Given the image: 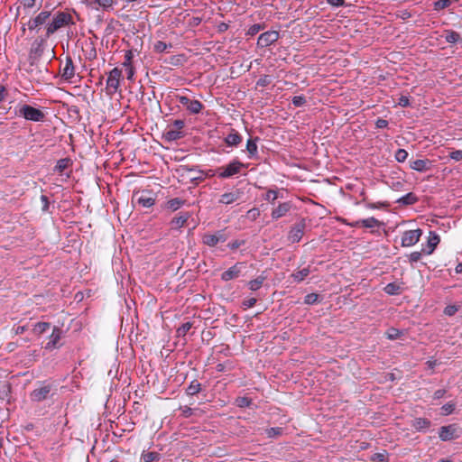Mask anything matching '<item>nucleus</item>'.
Returning <instances> with one entry per match:
<instances>
[{"label":"nucleus","mask_w":462,"mask_h":462,"mask_svg":"<svg viewBox=\"0 0 462 462\" xmlns=\"http://www.w3.org/2000/svg\"><path fill=\"white\" fill-rule=\"evenodd\" d=\"M62 331L60 328L54 327L50 336L49 342L46 344L47 350H52L59 347V342L61 338Z\"/></svg>","instance_id":"obj_16"},{"label":"nucleus","mask_w":462,"mask_h":462,"mask_svg":"<svg viewBox=\"0 0 462 462\" xmlns=\"http://www.w3.org/2000/svg\"><path fill=\"white\" fill-rule=\"evenodd\" d=\"M430 165H431L430 161L427 160V159L426 160L418 159V160L410 162V167L412 170H414L416 171H420V172L428 171L430 168Z\"/></svg>","instance_id":"obj_21"},{"label":"nucleus","mask_w":462,"mask_h":462,"mask_svg":"<svg viewBox=\"0 0 462 462\" xmlns=\"http://www.w3.org/2000/svg\"><path fill=\"white\" fill-rule=\"evenodd\" d=\"M172 45L171 43L167 44L166 42L162 41H158L153 45L154 51L158 53H162L167 51V49L171 48Z\"/></svg>","instance_id":"obj_41"},{"label":"nucleus","mask_w":462,"mask_h":462,"mask_svg":"<svg viewBox=\"0 0 462 462\" xmlns=\"http://www.w3.org/2000/svg\"><path fill=\"white\" fill-rule=\"evenodd\" d=\"M247 164L241 162L238 159H233L226 165L217 168V176L220 179L231 178L241 172L243 169H246Z\"/></svg>","instance_id":"obj_4"},{"label":"nucleus","mask_w":462,"mask_h":462,"mask_svg":"<svg viewBox=\"0 0 462 462\" xmlns=\"http://www.w3.org/2000/svg\"><path fill=\"white\" fill-rule=\"evenodd\" d=\"M457 311V308L455 305L447 306L444 310V313L448 316H453Z\"/></svg>","instance_id":"obj_61"},{"label":"nucleus","mask_w":462,"mask_h":462,"mask_svg":"<svg viewBox=\"0 0 462 462\" xmlns=\"http://www.w3.org/2000/svg\"><path fill=\"white\" fill-rule=\"evenodd\" d=\"M424 254L421 252H412L409 254V262L412 264L414 263L419 262L421 259V255Z\"/></svg>","instance_id":"obj_54"},{"label":"nucleus","mask_w":462,"mask_h":462,"mask_svg":"<svg viewBox=\"0 0 462 462\" xmlns=\"http://www.w3.org/2000/svg\"><path fill=\"white\" fill-rule=\"evenodd\" d=\"M263 28H264L263 24H260V23L253 24L247 30L246 34L249 35V36H254L255 34H257Z\"/></svg>","instance_id":"obj_46"},{"label":"nucleus","mask_w":462,"mask_h":462,"mask_svg":"<svg viewBox=\"0 0 462 462\" xmlns=\"http://www.w3.org/2000/svg\"><path fill=\"white\" fill-rule=\"evenodd\" d=\"M408 157V152L404 149H398L395 152V160L398 162H404Z\"/></svg>","instance_id":"obj_47"},{"label":"nucleus","mask_w":462,"mask_h":462,"mask_svg":"<svg viewBox=\"0 0 462 462\" xmlns=\"http://www.w3.org/2000/svg\"><path fill=\"white\" fill-rule=\"evenodd\" d=\"M52 390V385L42 383L30 393V399L33 402H41L48 399Z\"/></svg>","instance_id":"obj_7"},{"label":"nucleus","mask_w":462,"mask_h":462,"mask_svg":"<svg viewBox=\"0 0 462 462\" xmlns=\"http://www.w3.org/2000/svg\"><path fill=\"white\" fill-rule=\"evenodd\" d=\"M319 295L317 293H309L304 298V303L308 305H313L319 302Z\"/></svg>","instance_id":"obj_45"},{"label":"nucleus","mask_w":462,"mask_h":462,"mask_svg":"<svg viewBox=\"0 0 462 462\" xmlns=\"http://www.w3.org/2000/svg\"><path fill=\"white\" fill-rule=\"evenodd\" d=\"M51 13L50 11H41L36 16L29 19V21L22 26L23 32L25 31V26L30 31H39L41 26L46 25L51 19Z\"/></svg>","instance_id":"obj_5"},{"label":"nucleus","mask_w":462,"mask_h":462,"mask_svg":"<svg viewBox=\"0 0 462 462\" xmlns=\"http://www.w3.org/2000/svg\"><path fill=\"white\" fill-rule=\"evenodd\" d=\"M235 404L239 408L249 407L252 404V399L246 396H239L236 399Z\"/></svg>","instance_id":"obj_39"},{"label":"nucleus","mask_w":462,"mask_h":462,"mask_svg":"<svg viewBox=\"0 0 462 462\" xmlns=\"http://www.w3.org/2000/svg\"><path fill=\"white\" fill-rule=\"evenodd\" d=\"M137 201L143 208H151L155 203V199L152 197L143 194L138 198Z\"/></svg>","instance_id":"obj_32"},{"label":"nucleus","mask_w":462,"mask_h":462,"mask_svg":"<svg viewBox=\"0 0 462 462\" xmlns=\"http://www.w3.org/2000/svg\"><path fill=\"white\" fill-rule=\"evenodd\" d=\"M170 126L173 129L181 131V129L185 126V122L181 119H177L174 120Z\"/></svg>","instance_id":"obj_59"},{"label":"nucleus","mask_w":462,"mask_h":462,"mask_svg":"<svg viewBox=\"0 0 462 462\" xmlns=\"http://www.w3.org/2000/svg\"><path fill=\"white\" fill-rule=\"evenodd\" d=\"M452 4V0H438L433 4V9L435 11H440L448 8Z\"/></svg>","instance_id":"obj_42"},{"label":"nucleus","mask_w":462,"mask_h":462,"mask_svg":"<svg viewBox=\"0 0 462 462\" xmlns=\"http://www.w3.org/2000/svg\"><path fill=\"white\" fill-rule=\"evenodd\" d=\"M455 431L453 425L442 426L439 429V437L443 441L450 440L455 438Z\"/></svg>","instance_id":"obj_22"},{"label":"nucleus","mask_w":462,"mask_h":462,"mask_svg":"<svg viewBox=\"0 0 462 462\" xmlns=\"http://www.w3.org/2000/svg\"><path fill=\"white\" fill-rule=\"evenodd\" d=\"M455 403L454 402H448L446 404H444L442 407H441V413L443 415H448V414H451L454 410H455Z\"/></svg>","instance_id":"obj_48"},{"label":"nucleus","mask_w":462,"mask_h":462,"mask_svg":"<svg viewBox=\"0 0 462 462\" xmlns=\"http://www.w3.org/2000/svg\"><path fill=\"white\" fill-rule=\"evenodd\" d=\"M279 32L276 31H267L260 34L257 40V45L260 48H266L278 41Z\"/></svg>","instance_id":"obj_11"},{"label":"nucleus","mask_w":462,"mask_h":462,"mask_svg":"<svg viewBox=\"0 0 462 462\" xmlns=\"http://www.w3.org/2000/svg\"><path fill=\"white\" fill-rule=\"evenodd\" d=\"M227 239V236L224 230H218L215 234L206 233L202 236V243L209 247L216 246L218 243H224Z\"/></svg>","instance_id":"obj_10"},{"label":"nucleus","mask_w":462,"mask_h":462,"mask_svg":"<svg viewBox=\"0 0 462 462\" xmlns=\"http://www.w3.org/2000/svg\"><path fill=\"white\" fill-rule=\"evenodd\" d=\"M160 458L161 455L158 452H147L142 454V460L143 462L158 461Z\"/></svg>","instance_id":"obj_37"},{"label":"nucleus","mask_w":462,"mask_h":462,"mask_svg":"<svg viewBox=\"0 0 462 462\" xmlns=\"http://www.w3.org/2000/svg\"><path fill=\"white\" fill-rule=\"evenodd\" d=\"M413 427L419 430H425L430 426V421L426 418H417L413 421Z\"/></svg>","instance_id":"obj_28"},{"label":"nucleus","mask_w":462,"mask_h":462,"mask_svg":"<svg viewBox=\"0 0 462 462\" xmlns=\"http://www.w3.org/2000/svg\"><path fill=\"white\" fill-rule=\"evenodd\" d=\"M243 141L242 135L235 129L231 128L229 133L224 138V142L228 147H237Z\"/></svg>","instance_id":"obj_15"},{"label":"nucleus","mask_w":462,"mask_h":462,"mask_svg":"<svg viewBox=\"0 0 462 462\" xmlns=\"http://www.w3.org/2000/svg\"><path fill=\"white\" fill-rule=\"evenodd\" d=\"M277 198H278V192L274 189H269L264 196V199L271 201L272 203H273L274 200L277 199Z\"/></svg>","instance_id":"obj_53"},{"label":"nucleus","mask_w":462,"mask_h":462,"mask_svg":"<svg viewBox=\"0 0 462 462\" xmlns=\"http://www.w3.org/2000/svg\"><path fill=\"white\" fill-rule=\"evenodd\" d=\"M255 303H256L255 298H248L243 301L242 306L245 310H246V309H250V308L254 307L255 305Z\"/></svg>","instance_id":"obj_57"},{"label":"nucleus","mask_w":462,"mask_h":462,"mask_svg":"<svg viewBox=\"0 0 462 462\" xmlns=\"http://www.w3.org/2000/svg\"><path fill=\"white\" fill-rule=\"evenodd\" d=\"M361 225L365 228H374L379 227L381 226V222L375 217H371L365 219H361Z\"/></svg>","instance_id":"obj_31"},{"label":"nucleus","mask_w":462,"mask_h":462,"mask_svg":"<svg viewBox=\"0 0 462 462\" xmlns=\"http://www.w3.org/2000/svg\"><path fill=\"white\" fill-rule=\"evenodd\" d=\"M192 328V323L188 321L183 323L180 328L177 329V336L178 337H185L186 334L189 332V330Z\"/></svg>","instance_id":"obj_44"},{"label":"nucleus","mask_w":462,"mask_h":462,"mask_svg":"<svg viewBox=\"0 0 462 462\" xmlns=\"http://www.w3.org/2000/svg\"><path fill=\"white\" fill-rule=\"evenodd\" d=\"M305 226L306 225L303 219L292 226L289 232V240L291 243H299L302 238Z\"/></svg>","instance_id":"obj_14"},{"label":"nucleus","mask_w":462,"mask_h":462,"mask_svg":"<svg viewBox=\"0 0 462 462\" xmlns=\"http://www.w3.org/2000/svg\"><path fill=\"white\" fill-rule=\"evenodd\" d=\"M216 369H217V372H224L226 370H232L233 369L232 362L226 361V363L217 364V366H216Z\"/></svg>","instance_id":"obj_51"},{"label":"nucleus","mask_w":462,"mask_h":462,"mask_svg":"<svg viewBox=\"0 0 462 462\" xmlns=\"http://www.w3.org/2000/svg\"><path fill=\"white\" fill-rule=\"evenodd\" d=\"M283 432L282 428L281 427H273L269 428L265 430V433L268 438H276L278 436H281Z\"/></svg>","instance_id":"obj_43"},{"label":"nucleus","mask_w":462,"mask_h":462,"mask_svg":"<svg viewBox=\"0 0 462 462\" xmlns=\"http://www.w3.org/2000/svg\"><path fill=\"white\" fill-rule=\"evenodd\" d=\"M310 273V266L305 267L298 272H294L291 273V278H293L294 282H302L309 274Z\"/></svg>","instance_id":"obj_27"},{"label":"nucleus","mask_w":462,"mask_h":462,"mask_svg":"<svg viewBox=\"0 0 462 462\" xmlns=\"http://www.w3.org/2000/svg\"><path fill=\"white\" fill-rule=\"evenodd\" d=\"M449 157L456 161L459 162L462 160V150H456L449 152Z\"/></svg>","instance_id":"obj_60"},{"label":"nucleus","mask_w":462,"mask_h":462,"mask_svg":"<svg viewBox=\"0 0 462 462\" xmlns=\"http://www.w3.org/2000/svg\"><path fill=\"white\" fill-rule=\"evenodd\" d=\"M95 2L104 10H109L113 6V0H95Z\"/></svg>","instance_id":"obj_52"},{"label":"nucleus","mask_w":462,"mask_h":462,"mask_svg":"<svg viewBox=\"0 0 462 462\" xmlns=\"http://www.w3.org/2000/svg\"><path fill=\"white\" fill-rule=\"evenodd\" d=\"M122 79V71L118 68H114L109 71L106 79V89L109 94H115L117 92L120 87V81Z\"/></svg>","instance_id":"obj_6"},{"label":"nucleus","mask_w":462,"mask_h":462,"mask_svg":"<svg viewBox=\"0 0 462 462\" xmlns=\"http://www.w3.org/2000/svg\"><path fill=\"white\" fill-rule=\"evenodd\" d=\"M417 201L418 197L414 193L409 192L398 199L396 202L402 205L409 206L415 204Z\"/></svg>","instance_id":"obj_25"},{"label":"nucleus","mask_w":462,"mask_h":462,"mask_svg":"<svg viewBox=\"0 0 462 462\" xmlns=\"http://www.w3.org/2000/svg\"><path fill=\"white\" fill-rule=\"evenodd\" d=\"M402 332L394 328H391L387 331V337L391 340L397 339L400 337Z\"/></svg>","instance_id":"obj_50"},{"label":"nucleus","mask_w":462,"mask_h":462,"mask_svg":"<svg viewBox=\"0 0 462 462\" xmlns=\"http://www.w3.org/2000/svg\"><path fill=\"white\" fill-rule=\"evenodd\" d=\"M184 204V200L179 198H174L167 201L166 208L172 211L178 210Z\"/></svg>","instance_id":"obj_33"},{"label":"nucleus","mask_w":462,"mask_h":462,"mask_svg":"<svg viewBox=\"0 0 462 462\" xmlns=\"http://www.w3.org/2000/svg\"><path fill=\"white\" fill-rule=\"evenodd\" d=\"M291 209V202H283L280 203L277 208H273L272 211V218L273 219H279L282 217H284L290 210Z\"/></svg>","instance_id":"obj_17"},{"label":"nucleus","mask_w":462,"mask_h":462,"mask_svg":"<svg viewBox=\"0 0 462 462\" xmlns=\"http://www.w3.org/2000/svg\"><path fill=\"white\" fill-rule=\"evenodd\" d=\"M51 17L45 26L46 36L51 37L60 29L75 24L72 15L67 12L57 11Z\"/></svg>","instance_id":"obj_1"},{"label":"nucleus","mask_w":462,"mask_h":462,"mask_svg":"<svg viewBox=\"0 0 462 462\" xmlns=\"http://www.w3.org/2000/svg\"><path fill=\"white\" fill-rule=\"evenodd\" d=\"M72 164V161L69 158L60 159L54 168V171L61 173L63 171L68 169Z\"/></svg>","instance_id":"obj_29"},{"label":"nucleus","mask_w":462,"mask_h":462,"mask_svg":"<svg viewBox=\"0 0 462 462\" xmlns=\"http://www.w3.org/2000/svg\"><path fill=\"white\" fill-rule=\"evenodd\" d=\"M200 391H201V384L198 381L193 380L192 382H190V383L187 387L186 393L188 395H195V394L199 393Z\"/></svg>","instance_id":"obj_34"},{"label":"nucleus","mask_w":462,"mask_h":462,"mask_svg":"<svg viewBox=\"0 0 462 462\" xmlns=\"http://www.w3.org/2000/svg\"><path fill=\"white\" fill-rule=\"evenodd\" d=\"M444 37H445L446 42H449V43H457L461 41L460 34L452 30H447L445 32Z\"/></svg>","instance_id":"obj_30"},{"label":"nucleus","mask_w":462,"mask_h":462,"mask_svg":"<svg viewBox=\"0 0 462 462\" xmlns=\"http://www.w3.org/2000/svg\"><path fill=\"white\" fill-rule=\"evenodd\" d=\"M14 112L15 116L34 123L43 122L46 117V115L42 109L34 107L25 103H18L14 106Z\"/></svg>","instance_id":"obj_2"},{"label":"nucleus","mask_w":462,"mask_h":462,"mask_svg":"<svg viewBox=\"0 0 462 462\" xmlns=\"http://www.w3.org/2000/svg\"><path fill=\"white\" fill-rule=\"evenodd\" d=\"M190 214L189 212H181L180 216L175 217L171 219L170 223L171 228L176 230L180 229L182 226H184V225L187 223Z\"/></svg>","instance_id":"obj_19"},{"label":"nucleus","mask_w":462,"mask_h":462,"mask_svg":"<svg viewBox=\"0 0 462 462\" xmlns=\"http://www.w3.org/2000/svg\"><path fill=\"white\" fill-rule=\"evenodd\" d=\"M51 327L49 322H38L33 326V332L35 334L41 335L47 331Z\"/></svg>","instance_id":"obj_38"},{"label":"nucleus","mask_w":462,"mask_h":462,"mask_svg":"<svg viewBox=\"0 0 462 462\" xmlns=\"http://www.w3.org/2000/svg\"><path fill=\"white\" fill-rule=\"evenodd\" d=\"M242 192L239 189L226 192L220 196L218 202L220 204L229 205L240 199Z\"/></svg>","instance_id":"obj_20"},{"label":"nucleus","mask_w":462,"mask_h":462,"mask_svg":"<svg viewBox=\"0 0 462 462\" xmlns=\"http://www.w3.org/2000/svg\"><path fill=\"white\" fill-rule=\"evenodd\" d=\"M245 245V241L244 240H235L233 242H230L227 246L232 249V250H236L237 249L238 247H240L241 245Z\"/></svg>","instance_id":"obj_62"},{"label":"nucleus","mask_w":462,"mask_h":462,"mask_svg":"<svg viewBox=\"0 0 462 462\" xmlns=\"http://www.w3.org/2000/svg\"><path fill=\"white\" fill-rule=\"evenodd\" d=\"M398 105L402 107H408L411 106L410 97L407 96H401L398 99Z\"/></svg>","instance_id":"obj_56"},{"label":"nucleus","mask_w":462,"mask_h":462,"mask_svg":"<svg viewBox=\"0 0 462 462\" xmlns=\"http://www.w3.org/2000/svg\"><path fill=\"white\" fill-rule=\"evenodd\" d=\"M133 59H134V51L132 50L125 51V55H124V61L122 63L123 67L125 69L133 67V63H132Z\"/></svg>","instance_id":"obj_40"},{"label":"nucleus","mask_w":462,"mask_h":462,"mask_svg":"<svg viewBox=\"0 0 462 462\" xmlns=\"http://www.w3.org/2000/svg\"><path fill=\"white\" fill-rule=\"evenodd\" d=\"M291 103L296 107L302 106L306 103V97L304 96H295L291 99Z\"/></svg>","instance_id":"obj_49"},{"label":"nucleus","mask_w":462,"mask_h":462,"mask_svg":"<svg viewBox=\"0 0 462 462\" xmlns=\"http://www.w3.org/2000/svg\"><path fill=\"white\" fill-rule=\"evenodd\" d=\"M18 2L20 3V5L17 6L16 15L19 14L21 8H23V10H27V9H32L33 7H35L37 0H18Z\"/></svg>","instance_id":"obj_35"},{"label":"nucleus","mask_w":462,"mask_h":462,"mask_svg":"<svg viewBox=\"0 0 462 462\" xmlns=\"http://www.w3.org/2000/svg\"><path fill=\"white\" fill-rule=\"evenodd\" d=\"M60 75L66 81L72 82V79L75 76V67L73 64V60L70 56L66 57L65 64L60 69Z\"/></svg>","instance_id":"obj_13"},{"label":"nucleus","mask_w":462,"mask_h":462,"mask_svg":"<svg viewBox=\"0 0 462 462\" xmlns=\"http://www.w3.org/2000/svg\"><path fill=\"white\" fill-rule=\"evenodd\" d=\"M244 266H245V263H241V262L236 263V264L231 266L229 269H227L226 271L222 273L221 280L224 282H228L233 279L237 278L240 275L241 271L244 268Z\"/></svg>","instance_id":"obj_12"},{"label":"nucleus","mask_w":462,"mask_h":462,"mask_svg":"<svg viewBox=\"0 0 462 462\" xmlns=\"http://www.w3.org/2000/svg\"><path fill=\"white\" fill-rule=\"evenodd\" d=\"M384 291L389 295H397L401 291V286L396 282H390L384 287Z\"/></svg>","instance_id":"obj_36"},{"label":"nucleus","mask_w":462,"mask_h":462,"mask_svg":"<svg viewBox=\"0 0 462 462\" xmlns=\"http://www.w3.org/2000/svg\"><path fill=\"white\" fill-rule=\"evenodd\" d=\"M421 235L422 230L420 228L404 231L402 236V246L410 247L416 245L420 241Z\"/></svg>","instance_id":"obj_9"},{"label":"nucleus","mask_w":462,"mask_h":462,"mask_svg":"<svg viewBox=\"0 0 462 462\" xmlns=\"http://www.w3.org/2000/svg\"><path fill=\"white\" fill-rule=\"evenodd\" d=\"M271 83V79L269 76L267 75H264L263 77H261L257 82H256V85L257 86H260V87H266L268 86L269 84Z\"/></svg>","instance_id":"obj_55"},{"label":"nucleus","mask_w":462,"mask_h":462,"mask_svg":"<svg viewBox=\"0 0 462 462\" xmlns=\"http://www.w3.org/2000/svg\"><path fill=\"white\" fill-rule=\"evenodd\" d=\"M259 137L249 138L246 142V151L248 152V158L254 159L258 155L257 141Z\"/></svg>","instance_id":"obj_23"},{"label":"nucleus","mask_w":462,"mask_h":462,"mask_svg":"<svg viewBox=\"0 0 462 462\" xmlns=\"http://www.w3.org/2000/svg\"><path fill=\"white\" fill-rule=\"evenodd\" d=\"M49 38L50 36H46L44 32V34L33 40L29 50V62L31 65L36 64L41 60L47 49V41Z\"/></svg>","instance_id":"obj_3"},{"label":"nucleus","mask_w":462,"mask_h":462,"mask_svg":"<svg viewBox=\"0 0 462 462\" xmlns=\"http://www.w3.org/2000/svg\"><path fill=\"white\" fill-rule=\"evenodd\" d=\"M440 241L439 236L433 231L430 232V236L427 242L428 249H422V252L430 255L431 254Z\"/></svg>","instance_id":"obj_18"},{"label":"nucleus","mask_w":462,"mask_h":462,"mask_svg":"<svg viewBox=\"0 0 462 462\" xmlns=\"http://www.w3.org/2000/svg\"><path fill=\"white\" fill-rule=\"evenodd\" d=\"M327 3L333 7H341L345 5V0H327Z\"/></svg>","instance_id":"obj_63"},{"label":"nucleus","mask_w":462,"mask_h":462,"mask_svg":"<svg viewBox=\"0 0 462 462\" xmlns=\"http://www.w3.org/2000/svg\"><path fill=\"white\" fill-rule=\"evenodd\" d=\"M260 216V210L256 208H251L247 211V217L255 220Z\"/></svg>","instance_id":"obj_58"},{"label":"nucleus","mask_w":462,"mask_h":462,"mask_svg":"<svg viewBox=\"0 0 462 462\" xmlns=\"http://www.w3.org/2000/svg\"><path fill=\"white\" fill-rule=\"evenodd\" d=\"M183 136V132L173 129L171 126H168V130L163 134V137L169 142L177 141Z\"/></svg>","instance_id":"obj_24"},{"label":"nucleus","mask_w":462,"mask_h":462,"mask_svg":"<svg viewBox=\"0 0 462 462\" xmlns=\"http://www.w3.org/2000/svg\"><path fill=\"white\" fill-rule=\"evenodd\" d=\"M180 410L182 411V415L185 418H189L193 414V410L190 407L184 406V407H181Z\"/></svg>","instance_id":"obj_64"},{"label":"nucleus","mask_w":462,"mask_h":462,"mask_svg":"<svg viewBox=\"0 0 462 462\" xmlns=\"http://www.w3.org/2000/svg\"><path fill=\"white\" fill-rule=\"evenodd\" d=\"M267 276L264 275L263 273L259 275L256 279L254 280H252L248 282V288L251 290V291H257L259 290L263 283L264 282V281L266 280Z\"/></svg>","instance_id":"obj_26"},{"label":"nucleus","mask_w":462,"mask_h":462,"mask_svg":"<svg viewBox=\"0 0 462 462\" xmlns=\"http://www.w3.org/2000/svg\"><path fill=\"white\" fill-rule=\"evenodd\" d=\"M176 99L192 115L200 113L203 108V104L197 99H190L186 96L180 95H177Z\"/></svg>","instance_id":"obj_8"}]
</instances>
